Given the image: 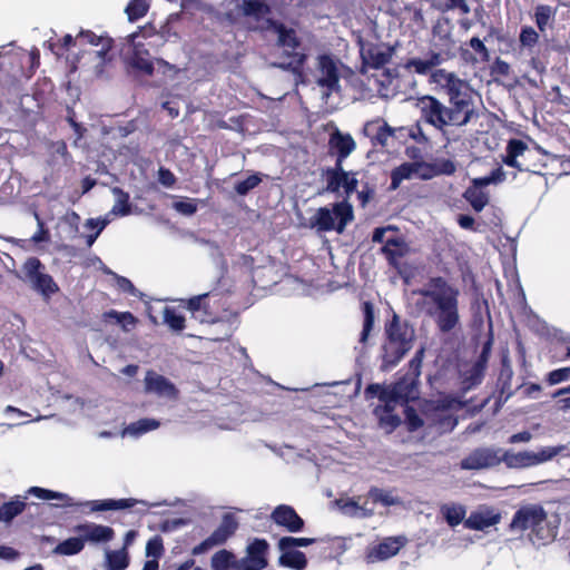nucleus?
I'll return each mask as SVG.
<instances>
[{"label": "nucleus", "mask_w": 570, "mask_h": 570, "mask_svg": "<svg viewBox=\"0 0 570 570\" xmlns=\"http://www.w3.org/2000/svg\"><path fill=\"white\" fill-rule=\"evenodd\" d=\"M432 79L448 95V106L431 95L417 98L416 107L423 122L445 134L448 127H463L478 117L472 95L464 80L445 69L435 70Z\"/></svg>", "instance_id": "obj_1"}, {"label": "nucleus", "mask_w": 570, "mask_h": 570, "mask_svg": "<svg viewBox=\"0 0 570 570\" xmlns=\"http://www.w3.org/2000/svg\"><path fill=\"white\" fill-rule=\"evenodd\" d=\"M423 297L422 307L433 318L441 333L453 331L459 322V291L442 276L429 278L417 291Z\"/></svg>", "instance_id": "obj_2"}, {"label": "nucleus", "mask_w": 570, "mask_h": 570, "mask_svg": "<svg viewBox=\"0 0 570 570\" xmlns=\"http://www.w3.org/2000/svg\"><path fill=\"white\" fill-rule=\"evenodd\" d=\"M424 356V347L416 351L410 360L407 370L400 375L397 380L385 386L381 384H370L365 390L367 399L377 397L380 402H392L394 404L405 405L410 401L419 397V377Z\"/></svg>", "instance_id": "obj_3"}, {"label": "nucleus", "mask_w": 570, "mask_h": 570, "mask_svg": "<svg viewBox=\"0 0 570 570\" xmlns=\"http://www.w3.org/2000/svg\"><path fill=\"white\" fill-rule=\"evenodd\" d=\"M415 328L396 313L384 324V342L381 348V370L390 371L395 367L412 350L415 342Z\"/></svg>", "instance_id": "obj_4"}, {"label": "nucleus", "mask_w": 570, "mask_h": 570, "mask_svg": "<svg viewBox=\"0 0 570 570\" xmlns=\"http://www.w3.org/2000/svg\"><path fill=\"white\" fill-rule=\"evenodd\" d=\"M353 206L346 200L332 205V208L320 207L311 218V226L318 232L336 230L343 233L346 225L353 220Z\"/></svg>", "instance_id": "obj_5"}, {"label": "nucleus", "mask_w": 570, "mask_h": 570, "mask_svg": "<svg viewBox=\"0 0 570 570\" xmlns=\"http://www.w3.org/2000/svg\"><path fill=\"white\" fill-rule=\"evenodd\" d=\"M225 295L217 292H208L193 296L187 301L186 307L193 316L202 323H215L220 320V311H225Z\"/></svg>", "instance_id": "obj_6"}, {"label": "nucleus", "mask_w": 570, "mask_h": 570, "mask_svg": "<svg viewBox=\"0 0 570 570\" xmlns=\"http://www.w3.org/2000/svg\"><path fill=\"white\" fill-rule=\"evenodd\" d=\"M275 29L278 33V45L291 49L292 51H285L287 61L279 63V67L284 70L292 71L297 77H303V67L306 61V55L296 51L301 46V42L296 36L295 30L286 28L283 23H277Z\"/></svg>", "instance_id": "obj_7"}, {"label": "nucleus", "mask_w": 570, "mask_h": 570, "mask_svg": "<svg viewBox=\"0 0 570 570\" xmlns=\"http://www.w3.org/2000/svg\"><path fill=\"white\" fill-rule=\"evenodd\" d=\"M362 97L365 98L372 96L389 97L393 95L394 88H392L395 73L387 68H379L377 70H371L367 73H360Z\"/></svg>", "instance_id": "obj_8"}, {"label": "nucleus", "mask_w": 570, "mask_h": 570, "mask_svg": "<svg viewBox=\"0 0 570 570\" xmlns=\"http://www.w3.org/2000/svg\"><path fill=\"white\" fill-rule=\"evenodd\" d=\"M360 57L362 66L358 68V73H367L371 70L385 68L392 59L394 49L385 43H368L363 45L362 38L358 36Z\"/></svg>", "instance_id": "obj_9"}, {"label": "nucleus", "mask_w": 570, "mask_h": 570, "mask_svg": "<svg viewBox=\"0 0 570 570\" xmlns=\"http://www.w3.org/2000/svg\"><path fill=\"white\" fill-rule=\"evenodd\" d=\"M43 269L45 265L38 257H29L22 266V271L32 283L33 288L45 296H50L57 293L59 287L49 274L43 273Z\"/></svg>", "instance_id": "obj_10"}, {"label": "nucleus", "mask_w": 570, "mask_h": 570, "mask_svg": "<svg viewBox=\"0 0 570 570\" xmlns=\"http://www.w3.org/2000/svg\"><path fill=\"white\" fill-rule=\"evenodd\" d=\"M239 527L237 518L233 513H225L218 528L204 541L193 548L194 556L202 554L213 547L224 544L235 534Z\"/></svg>", "instance_id": "obj_11"}, {"label": "nucleus", "mask_w": 570, "mask_h": 570, "mask_svg": "<svg viewBox=\"0 0 570 570\" xmlns=\"http://www.w3.org/2000/svg\"><path fill=\"white\" fill-rule=\"evenodd\" d=\"M269 543L266 539L254 538L245 549V556L239 559L240 570H264L268 567Z\"/></svg>", "instance_id": "obj_12"}, {"label": "nucleus", "mask_w": 570, "mask_h": 570, "mask_svg": "<svg viewBox=\"0 0 570 570\" xmlns=\"http://www.w3.org/2000/svg\"><path fill=\"white\" fill-rule=\"evenodd\" d=\"M144 392L148 395H155L158 399L176 401L179 397V390L166 376L154 370H148L144 379Z\"/></svg>", "instance_id": "obj_13"}, {"label": "nucleus", "mask_w": 570, "mask_h": 570, "mask_svg": "<svg viewBox=\"0 0 570 570\" xmlns=\"http://www.w3.org/2000/svg\"><path fill=\"white\" fill-rule=\"evenodd\" d=\"M546 520L547 512L541 505H525L515 511L510 523V529L520 531L531 529L537 531Z\"/></svg>", "instance_id": "obj_14"}, {"label": "nucleus", "mask_w": 570, "mask_h": 570, "mask_svg": "<svg viewBox=\"0 0 570 570\" xmlns=\"http://www.w3.org/2000/svg\"><path fill=\"white\" fill-rule=\"evenodd\" d=\"M502 449L476 448L471 451L460 465L463 470H483L498 466L501 463Z\"/></svg>", "instance_id": "obj_15"}, {"label": "nucleus", "mask_w": 570, "mask_h": 570, "mask_svg": "<svg viewBox=\"0 0 570 570\" xmlns=\"http://www.w3.org/2000/svg\"><path fill=\"white\" fill-rule=\"evenodd\" d=\"M532 155L529 146L521 139L512 138L508 141L505 155L502 157L503 164L515 168L519 171L535 173L534 166L527 164V159Z\"/></svg>", "instance_id": "obj_16"}, {"label": "nucleus", "mask_w": 570, "mask_h": 570, "mask_svg": "<svg viewBox=\"0 0 570 570\" xmlns=\"http://www.w3.org/2000/svg\"><path fill=\"white\" fill-rule=\"evenodd\" d=\"M324 174L326 176V191L338 193L341 188H344V193L350 195L356 188V178H348L341 160H336L335 166L325 169Z\"/></svg>", "instance_id": "obj_17"}, {"label": "nucleus", "mask_w": 570, "mask_h": 570, "mask_svg": "<svg viewBox=\"0 0 570 570\" xmlns=\"http://www.w3.org/2000/svg\"><path fill=\"white\" fill-rule=\"evenodd\" d=\"M271 520L291 533L301 532L305 521L292 505L279 504L271 513Z\"/></svg>", "instance_id": "obj_18"}, {"label": "nucleus", "mask_w": 570, "mask_h": 570, "mask_svg": "<svg viewBox=\"0 0 570 570\" xmlns=\"http://www.w3.org/2000/svg\"><path fill=\"white\" fill-rule=\"evenodd\" d=\"M127 66L137 75L151 77L155 65L146 46L141 42H132L131 53L127 58Z\"/></svg>", "instance_id": "obj_19"}, {"label": "nucleus", "mask_w": 570, "mask_h": 570, "mask_svg": "<svg viewBox=\"0 0 570 570\" xmlns=\"http://www.w3.org/2000/svg\"><path fill=\"white\" fill-rule=\"evenodd\" d=\"M75 532L81 534L85 542L91 543L109 542L115 537L112 528L92 522L76 525Z\"/></svg>", "instance_id": "obj_20"}, {"label": "nucleus", "mask_w": 570, "mask_h": 570, "mask_svg": "<svg viewBox=\"0 0 570 570\" xmlns=\"http://www.w3.org/2000/svg\"><path fill=\"white\" fill-rule=\"evenodd\" d=\"M320 78L317 83L327 88L330 91L338 87L340 73L335 61L328 55H322L318 58Z\"/></svg>", "instance_id": "obj_21"}, {"label": "nucleus", "mask_w": 570, "mask_h": 570, "mask_svg": "<svg viewBox=\"0 0 570 570\" xmlns=\"http://www.w3.org/2000/svg\"><path fill=\"white\" fill-rule=\"evenodd\" d=\"M76 39L91 46H100V50L97 51L98 57L104 62L112 60V55H110V51L114 48L115 41L108 35L98 36L91 30H81Z\"/></svg>", "instance_id": "obj_22"}, {"label": "nucleus", "mask_w": 570, "mask_h": 570, "mask_svg": "<svg viewBox=\"0 0 570 570\" xmlns=\"http://www.w3.org/2000/svg\"><path fill=\"white\" fill-rule=\"evenodd\" d=\"M364 139H367L373 147H384L390 137L394 136L395 129L380 120L368 121L363 127Z\"/></svg>", "instance_id": "obj_23"}, {"label": "nucleus", "mask_w": 570, "mask_h": 570, "mask_svg": "<svg viewBox=\"0 0 570 570\" xmlns=\"http://www.w3.org/2000/svg\"><path fill=\"white\" fill-rule=\"evenodd\" d=\"M396 404L392 402H381L374 409V415L379 421V425L386 433H392L401 425V417L394 413Z\"/></svg>", "instance_id": "obj_24"}, {"label": "nucleus", "mask_w": 570, "mask_h": 570, "mask_svg": "<svg viewBox=\"0 0 570 570\" xmlns=\"http://www.w3.org/2000/svg\"><path fill=\"white\" fill-rule=\"evenodd\" d=\"M487 185L472 179L471 185L464 190L463 198L470 204L474 212L480 213L489 204L490 195L485 190Z\"/></svg>", "instance_id": "obj_25"}, {"label": "nucleus", "mask_w": 570, "mask_h": 570, "mask_svg": "<svg viewBox=\"0 0 570 570\" xmlns=\"http://www.w3.org/2000/svg\"><path fill=\"white\" fill-rule=\"evenodd\" d=\"M355 142L350 135H343L341 131L335 130L331 134L328 139V154L335 155L336 160H341L343 164V159L346 158L354 149Z\"/></svg>", "instance_id": "obj_26"}, {"label": "nucleus", "mask_w": 570, "mask_h": 570, "mask_svg": "<svg viewBox=\"0 0 570 570\" xmlns=\"http://www.w3.org/2000/svg\"><path fill=\"white\" fill-rule=\"evenodd\" d=\"M381 252L390 266L397 267L400 259L409 253V246L403 238L394 236L386 238Z\"/></svg>", "instance_id": "obj_27"}, {"label": "nucleus", "mask_w": 570, "mask_h": 570, "mask_svg": "<svg viewBox=\"0 0 570 570\" xmlns=\"http://www.w3.org/2000/svg\"><path fill=\"white\" fill-rule=\"evenodd\" d=\"M138 503H142L147 505L145 501H139L137 499L128 498V499H106V500H94L87 502L86 504H90V510L92 512H101L109 510H122L135 507Z\"/></svg>", "instance_id": "obj_28"}, {"label": "nucleus", "mask_w": 570, "mask_h": 570, "mask_svg": "<svg viewBox=\"0 0 570 570\" xmlns=\"http://www.w3.org/2000/svg\"><path fill=\"white\" fill-rule=\"evenodd\" d=\"M433 35L438 38V40L434 42L436 50H431V52L433 55H440L442 62L453 58L455 56V41L451 33L445 32L442 35L436 31V28H434Z\"/></svg>", "instance_id": "obj_29"}, {"label": "nucleus", "mask_w": 570, "mask_h": 570, "mask_svg": "<svg viewBox=\"0 0 570 570\" xmlns=\"http://www.w3.org/2000/svg\"><path fill=\"white\" fill-rule=\"evenodd\" d=\"M281 556L278 558V563L282 567L289 568L293 570H304L307 567V558L304 552L296 550L294 548H287L285 550H279Z\"/></svg>", "instance_id": "obj_30"}, {"label": "nucleus", "mask_w": 570, "mask_h": 570, "mask_svg": "<svg viewBox=\"0 0 570 570\" xmlns=\"http://www.w3.org/2000/svg\"><path fill=\"white\" fill-rule=\"evenodd\" d=\"M441 63H442L441 56L433 55L430 51L428 53L426 59L411 58L405 62L404 67L407 70H413L417 75H428L434 67H438Z\"/></svg>", "instance_id": "obj_31"}, {"label": "nucleus", "mask_w": 570, "mask_h": 570, "mask_svg": "<svg viewBox=\"0 0 570 570\" xmlns=\"http://www.w3.org/2000/svg\"><path fill=\"white\" fill-rule=\"evenodd\" d=\"M500 520L499 514H484L481 512H472L465 520L464 527L470 530L483 531L495 525Z\"/></svg>", "instance_id": "obj_32"}, {"label": "nucleus", "mask_w": 570, "mask_h": 570, "mask_svg": "<svg viewBox=\"0 0 570 570\" xmlns=\"http://www.w3.org/2000/svg\"><path fill=\"white\" fill-rule=\"evenodd\" d=\"M500 459L501 462H503L509 469H523L533 466L530 451L513 453L509 450H502Z\"/></svg>", "instance_id": "obj_33"}, {"label": "nucleus", "mask_w": 570, "mask_h": 570, "mask_svg": "<svg viewBox=\"0 0 570 570\" xmlns=\"http://www.w3.org/2000/svg\"><path fill=\"white\" fill-rule=\"evenodd\" d=\"M212 568L214 570H240L239 559L226 549L219 550L212 557Z\"/></svg>", "instance_id": "obj_34"}, {"label": "nucleus", "mask_w": 570, "mask_h": 570, "mask_svg": "<svg viewBox=\"0 0 570 570\" xmlns=\"http://www.w3.org/2000/svg\"><path fill=\"white\" fill-rule=\"evenodd\" d=\"M401 549V543L396 539L389 538L383 542L379 543L368 553V558L374 560H385L395 556Z\"/></svg>", "instance_id": "obj_35"}, {"label": "nucleus", "mask_w": 570, "mask_h": 570, "mask_svg": "<svg viewBox=\"0 0 570 570\" xmlns=\"http://www.w3.org/2000/svg\"><path fill=\"white\" fill-rule=\"evenodd\" d=\"M557 9L549 4H538L534 8V22L539 32H546L549 27H552L556 19Z\"/></svg>", "instance_id": "obj_36"}, {"label": "nucleus", "mask_w": 570, "mask_h": 570, "mask_svg": "<svg viewBox=\"0 0 570 570\" xmlns=\"http://www.w3.org/2000/svg\"><path fill=\"white\" fill-rule=\"evenodd\" d=\"M102 320L108 322L114 320L125 332H129L138 324V318L130 312H118L116 309L107 311L102 314Z\"/></svg>", "instance_id": "obj_37"}, {"label": "nucleus", "mask_w": 570, "mask_h": 570, "mask_svg": "<svg viewBox=\"0 0 570 570\" xmlns=\"http://www.w3.org/2000/svg\"><path fill=\"white\" fill-rule=\"evenodd\" d=\"M26 507L27 503L22 500L4 502L0 507V522L11 523L16 517L24 511Z\"/></svg>", "instance_id": "obj_38"}, {"label": "nucleus", "mask_w": 570, "mask_h": 570, "mask_svg": "<svg viewBox=\"0 0 570 570\" xmlns=\"http://www.w3.org/2000/svg\"><path fill=\"white\" fill-rule=\"evenodd\" d=\"M85 539H82L81 534L79 537L68 538L60 542L55 549L53 552L61 556H75L83 550Z\"/></svg>", "instance_id": "obj_39"}, {"label": "nucleus", "mask_w": 570, "mask_h": 570, "mask_svg": "<svg viewBox=\"0 0 570 570\" xmlns=\"http://www.w3.org/2000/svg\"><path fill=\"white\" fill-rule=\"evenodd\" d=\"M242 11L246 17H255L257 19L268 14L271 8L267 3L259 0H242Z\"/></svg>", "instance_id": "obj_40"}, {"label": "nucleus", "mask_w": 570, "mask_h": 570, "mask_svg": "<svg viewBox=\"0 0 570 570\" xmlns=\"http://www.w3.org/2000/svg\"><path fill=\"white\" fill-rule=\"evenodd\" d=\"M28 493L32 494L41 500H52V499L60 500L62 502V505H65V507L75 505L71 502L72 499L69 495H67L65 493L56 492L52 490H48V489H43V488H39V487H31L28 490Z\"/></svg>", "instance_id": "obj_41"}, {"label": "nucleus", "mask_w": 570, "mask_h": 570, "mask_svg": "<svg viewBox=\"0 0 570 570\" xmlns=\"http://www.w3.org/2000/svg\"><path fill=\"white\" fill-rule=\"evenodd\" d=\"M441 513L444 517L448 524L454 528L464 520L466 511L463 505L444 504L441 507Z\"/></svg>", "instance_id": "obj_42"}, {"label": "nucleus", "mask_w": 570, "mask_h": 570, "mask_svg": "<svg viewBox=\"0 0 570 570\" xmlns=\"http://www.w3.org/2000/svg\"><path fill=\"white\" fill-rule=\"evenodd\" d=\"M159 424L160 423L155 419L145 417L130 423L128 426H126L124 432L132 436H139L144 433L156 430Z\"/></svg>", "instance_id": "obj_43"}, {"label": "nucleus", "mask_w": 570, "mask_h": 570, "mask_svg": "<svg viewBox=\"0 0 570 570\" xmlns=\"http://www.w3.org/2000/svg\"><path fill=\"white\" fill-rule=\"evenodd\" d=\"M112 194L116 196L117 199L111 212L120 216L129 215L131 213L129 194L127 191H124L119 187H114Z\"/></svg>", "instance_id": "obj_44"}, {"label": "nucleus", "mask_w": 570, "mask_h": 570, "mask_svg": "<svg viewBox=\"0 0 570 570\" xmlns=\"http://www.w3.org/2000/svg\"><path fill=\"white\" fill-rule=\"evenodd\" d=\"M415 171L414 164L403 163L391 173V189H396L404 179H410Z\"/></svg>", "instance_id": "obj_45"}, {"label": "nucleus", "mask_w": 570, "mask_h": 570, "mask_svg": "<svg viewBox=\"0 0 570 570\" xmlns=\"http://www.w3.org/2000/svg\"><path fill=\"white\" fill-rule=\"evenodd\" d=\"M108 570H125L129 564V557L125 548L107 552Z\"/></svg>", "instance_id": "obj_46"}, {"label": "nucleus", "mask_w": 570, "mask_h": 570, "mask_svg": "<svg viewBox=\"0 0 570 570\" xmlns=\"http://www.w3.org/2000/svg\"><path fill=\"white\" fill-rule=\"evenodd\" d=\"M164 323L173 331L180 332L185 328V316L179 314L175 307L166 306L163 312Z\"/></svg>", "instance_id": "obj_47"}, {"label": "nucleus", "mask_w": 570, "mask_h": 570, "mask_svg": "<svg viewBox=\"0 0 570 570\" xmlns=\"http://www.w3.org/2000/svg\"><path fill=\"white\" fill-rule=\"evenodd\" d=\"M362 311H363L364 320H363V328L361 332L360 341L365 342L367 340L371 331L374 327V322H375L374 306L371 302H364L362 305Z\"/></svg>", "instance_id": "obj_48"}, {"label": "nucleus", "mask_w": 570, "mask_h": 570, "mask_svg": "<svg viewBox=\"0 0 570 570\" xmlns=\"http://www.w3.org/2000/svg\"><path fill=\"white\" fill-rule=\"evenodd\" d=\"M149 9L148 0H130L127 4L125 12L130 22L137 21L146 16Z\"/></svg>", "instance_id": "obj_49"}, {"label": "nucleus", "mask_w": 570, "mask_h": 570, "mask_svg": "<svg viewBox=\"0 0 570 570\" xmlns=\"http://www.w3.org/2000/svg\"><path fill=\"white\" fill-rule=\"evenodd\" d=\"M540 32L531 26H523L519 33V42L522 48L529 51L539 42Z\"/></svg>", "instance_id": "obj_50"}, {"label": "nucleus", "mask_w": 570, "mask_h": 570, "mask_svg": "<svg viewBox=\"0 0 570 570\" xmlns=\"http://www.w3.org/2000/svg\"><path fill=\"white\" fill-rule=\"evenodd\" d=\"M563 449H564L563 445L546 446V448H542L539 452H531L533 465H538V464H541V463L552 460L558 454H560L563 451Z\"/></svg>", "instance_id": "obj_51"}, {"label": "nucleus", "mask_w": 570, "mask_h": 570, "mask_svg": "<svg viewBox=\"0 0 570 570\" xmlns=\"http://www.w3.org/2000/svg\"><path fill=\"white\" fill-rule=\"evenodd\" d=\"M316 542L315 538L283 537L277 542L278 550L296 547H309Z\"/></svg>", "instance_id": "obj_52"}, {"label": "nucleus", "mask_w": 570, "mask_h": 570, "mask_svg": "<svg viewBox=\"0 0 570 570\" xmlns=\"http://www.w3.org/2000/svg\"><path fill=\"white\" fill-rule=\"evenodd\" d=\"M262 183V177L258 173L249 175L246 179L238 181L235 184V191L240 195L245 196L250 190L256 188Z\"/></svg>", "instance_id": "obj_53"}, {"label": "nucleus", "mask_w": 570, "mask_h": 570, "mask_svg": "<svg viewBox=\"0 0 570 570\" xmlns=\"http://www.w3.org/2000/svg\"><path fill=\"white\" fill-rule=\"evenodd\" d=\"M436 8L442 13L456 10L462 16H466L470 13V7L466 0H445L443 3H440Z\"/></svg>", "instance_id": "obj_54"}, {"label": "nucleus", "mask_w": 570, "mask_h": 570, "mask_svg": "<svg viewBox=\"0 0 570 570\" xmlns=\"http://www.w3.org/2000/svg\"><path fill=\"white\" fill-rule=\"evenodd\" d=\"M165 552L164 540L159 534L151 537L146 543V557L160 559Z\"/></svg>", "instance_id": "obj_55"}, {"label": "nucleus", "mask_w": 570, "mask_h": 570, "mask_svg": "<svg viewBox=\"0 0 570 570\" xmlns=\"http://www.w3.org/2000/svg\"><path fill=\"white\" fill-rule=\"evenodd\" d=\"M404 414V423L409 432H415L423 426L424 422L413 406L405 404Z\"/></svg>", "instance_id": "obj_56"}, {"label": "nucleus", "mask_w": 570, "mask_h": 570, "mask_svg": "<svg viewBox=\"0 0 570 570\" xmlns=\"http://www.w3.org/2000/svg\"><path fill=\"white\" fill-rule=\"evenodd\" d=\"M367 500H371L373 503H381L383 507H390L396 503V500L389 492L377 488L370 490Z\"/></svg>", "instance_id": "obj_57"}, {"label": "nucleus", "mask_w": 570, "mask_h": 570, "mask_svg": "<svg viewBox=\"0 0 570 570\" xmlns=\"http://www.w3.org/2000/svg\"><path fill=\"white\" fill-rule=\"evenodd\" d=\"M433 175H453L456 170V166L451 159H439L431 165Z\"/></svg>", "instance_id": "obj_58"}, {"label": "nucleus", "mask_w": 570, "mask_h": 570, "mask_svg": "<svg viewBox=\"0 0 570 570\" xmlns=\"http://www.w3.org/2000/svg\"><path fill=\"white\" fill-rule=\"evenodd\" d=\"M570 379V366L561 367L549 372L546 376V382L549 385H556Z\"/></svg>", "instance_id": "obj_59"}, {"label": "nucleus", "mask_w": 570, "mask_h": 570, "mask_svg": "<svg viewBox=\"0 0 570 570\" xmlns=\"http://www.w3.org/2000/svg\"><path fill=\"white\" fill-rule=\"evenodd\" d=\"M505 179V174L501 167L493 169L489 176L478 178V181L489 186L490 184L502 183Z\"/></svg>", "instance_id": "obj_60"}, {"label": "nucleus", "mask_w": 570, "mask_h": 570, "mask_svg": "<svg viewBox=\"0 0 570 570\" xmlns=\"http://www.w3.org/2000/svg\"><path fill=\"white\" fill-rule=\"evenodd\" d=\"M116 284H117V287L121 292L130 294L132 296H137L138 295L137 288L135 287L132 282L130 279H128L127 277L117 275L116 276Z\"/></svg>", "instance_id": "obj_61"}, {"label": "nucleus", "mask_w": 570, "mask_h": 570, "mask_svg": "<svg viewBox=\"0 0 570 570\" xmlns=\"http://www.w3.org/2000/svg\"><path fill=\"white\" fill-rule=\"evenodd\" d=\"M510 71V65L500 58H497L491 67V73L495 76L508 77Z\"/></svg>", "instance_id": "obj_62"}, {"label": "nucleus", "mask_w": 570, "mask_h": 570, "mask_svg": "<svg viewBox=\"0 0 570 570\" xmlns=\"http://www.w3.org/2000/svg\"><path fill=\"white\" fill-rule=\"evenodd\" d=\"M174 208L178 213L189 216V215H193L196 213L197 205L195 204L194 200H180V202L174 203Z\"/></svg>", "instance_id": "obj_63"}, {"label": "nucleus", "mask_w": 570, "mask_h": 570, "mask_svg": "<svg viewBox=\"0 0 570 570\" xmlns=\"http://www.w3.org/2000/svg\"><path fill=\"white\" fill-rule=\"evenodd\" d=\"M158 180L165 187H173L176 183V177L168 168L160 167L158 170Z\"/></svg>", "instance_id": "obj_64"}]
</instances>
